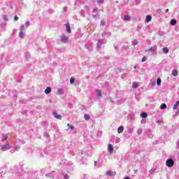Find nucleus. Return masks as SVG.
<instances>
[{
    "label": "nucleus",
    "instance_id": "nucleus-1",
    "mask_svg": "<svg viewBox=\"0 0 179 179\" xmlns=\"http://www.w3.org/2000/svg\"><path fill=\"white\" fill-rule=\"evenodd\" d=\"M107 43V40L106 39H99L98 43H96V48L97 50H100L101 48V45L106 44Z\"/></svg>",
    "mask_w": 179,
    "mask_h": 179
},
{
    "label": "nucleus",
    "instance_id": "nucleus-2",
    "mask_svg": "<svg viewBox=\"0 0 179 179\" xmlns=\"http://www.w3.org/2000/svg\"><path fill=\"white\" fill-rule=\"evenodd\" d=\"M174 165V162L173 159H169L166 161V166L169 167H172Z\"/></svg>",
    "mask_w": 179,
    "mask_h": 179
},
{
    "label": "nucleus",
    "instance_id": "nucleus-3",
    "mask_svg": "<svg viewBox=\"0 0 179 179\" xmlns=\"http://www.w3.org/2000/svg\"><path fill=\"white\" fill-rule=\"evenodd\" d=\"M61 41H62V43H66V41H68L69 40V36L65 35V34H62L61 36Z\"/></svg>",
    "mask_w": 179,
    "mask_h": 179
},
{
    "label": "nucleus",
    "instance_id": "nucleus-4",
    "mask_svg": "<svg viewBox=\"0 0 179 179\" xmlns=\"http://www.w3.org/2000/svg\"><path fill=\"white\" fill-rule=\"evenodd\" d=\"M52 115L57 120H62V116L60 115H58L56 110L52 111Z\"/></svg>",
    "mask_w": 179,
    "mask_h": 179
},
{
    "label": "nucleus",
    "instance_id": "nucleus-5",
    "mask_svg": "<svg viewBox=\"0 0 179 179\" xmlns=\"http://www.w3.org/2000/svg\"><path fill=\"white\" fill-rule=\"evenodd\" d=\"M65 26H66V33H68L69 34H71L72 33V30L71 29V25L69 24V23H67L65 24Z\"/></svg>",
    "mask_w": 179,
    "mask_h": 179
},
{
    "label": "nucleus",
    "instance_id": "nucleus-6",
    "mask_svg": "<svg viewBox=\"0 0 179 179\" xmlns=\"http://www.w3.org/2000/svg\"><path fill=\"white\" fill-rule=\"evenodd\" d=\"M10 149V147L8 144L1 145V150L3 151L8 150Z\"/></svg>",
    "mask_w": 179,
    "mask_h": 179
},
{
    "label": "nucleus",
    "instance_id": "nucleus-7",
    "mask_svg": "<svg viewBox=\"0 0 179 179\" xmlns=\"http://www.w3.org/2000/svg\"><path fill=\"white\" fill-rule=\"evenodd\" d=\"M108 150H109V153H113V146L112 145V144H108Z\"/></svg>",
    "mask_w": 179,
    "mask_h": 179
},
{
    "label": "nucleus",
    "instance_id": "nucleus-8",
    "mask_svg": "<svg viewBox=\"0 0 179 179\" xmlns=\"http://www.w3.org/2000/svg\"><path fill=\"white\" fill-rule=\"evenodd\" d=\"M156 50H157V47L152 46L149 50H146L145 52H148V51H150L151 52H155V51H156Z\"/></svg>",
    "mask_w": 179,
    "mask_h": 179
},
{
    "label": "nucleus",
    "instance_id": "nucleus-9",
    "mask_svg": "<svg viewBox=\"0 0 179 179\" xmlns=\"http://www.w3.org/2000/svg\"><path fill=\"white\" fill-rule=\"evenodd\" d=\"M122 19L125 21V22H130L131 21V17L129 15H124Z\"/></svg>",
    "mask_w": 179,
    "mask_h": 179
},
{
    "label": "nucleus",
    "instance_id": "nucleus-10",
    "mask_svg": "<svg viewBox=\"0 0 179 179\" xmlns=\"http://www.w3.org/2000/svg\"><path fill=\"white\" fill-rule=\"evenodd\" d=\"M132 87L133 89H138L139 87V83L138 82L133 83Z\"/></svg>",
    "mask_w": 179,
    "mask_h": 179
},
{
    "label": "nucleus",
    "instance_id": "nucleus-11",
    "mask_svg": "<svg viewBox=\"0 0 179 179\" xmlns=\"http://www.w3.org/2000/svg\"><path fill=\"white\" fill-rule=\"evenodd\" d=\"M96 96L99 99H101L103 96L102 92L100 90L96 91Z\"/></svg>",
    "mask_w": 179,
    "mask_h": 179
},
{
    "label": "nucleus",
    "instance_id": "nucleus-12",
    "mask_svg": "<svg viewBox=\"0 0 179 179\" xmlns=\"http://www.w3.org/2000/svg\"><path fill=\"white\" fill-rule=\"evenodd\" d=\"M152 21V16L151 15H147L146 16V18H145V22L147 23H149V22H151Z\"/></svg>",
    "mask_w": 179,
    "mask_h": 179
},
{
    "label": "nucleus",
    "instance_id": "nucleus-13",
    "mask_svg": "<svg viewBox=\"0 0 179 179\" xmlns=\"http://www.w3.org/2000/svg\"><path fill=\"white\" fill-rule=\"evenodd\" d=\"M172 75L173 76H178V70H172Z\"/></svg>",
    "mask_w": 179,
    "mask_h": 179
},
{
    "label": "nucleus",
    "instance_id": "nucleus-14",
    "mask_svg": "<svg viewBox=\"0 0 179 179\" xmlns=\"http://www.w3.org/2000/svg\"><path fill=\"white\" fill-rule=\"evenodd\" d=\"M19 37L20 38H24V31H20V33H19Z\"/></svg>",
    "mask_w": 179,
    "mask_h": 179
},
{
    "label": "nucleus",
    "instance_id": "nucleus-15",
    "mask_svg": "<svg viewBox=\"0 0 179 179\" xmlns=\"http://www.w3.org/2000/svg\"><path fill=\"white\" fill-rule=\"evenodd\" d=\"M178 105H179V101H176L175 105L173 106V110H177Z\"/></svg>",
    "mask_w": 179,
    "mask_h": 179
},
{
    "label": "nucleus",
    "instance_id": "nucleus-16",
    "mask_svg": "<svg viewBox=\"0 0 179 179\" xmlns=\"http://www.w3.org/2000/svg\"><path fill=\"white\" fill-rule=\"evenodd\" d=\"M150 86H156V81L154 80H151L150 82Z\"/></svg>",
    "mask_w": 179,
    "mask_h": 179
},
{
    "label": "nucleus",
    "instance_id": "nucleus-17",
    "mask_svg": "<svg viewBox=\"0 0 179 179\" xmlns=\"http://www.w3.org/2000/svg\"><path fill=\"white\" fill-rule=\"evenodd\" d=\"M124 131V127H120L117 129V133L119 134H122Z\"/></svg>",
    "mask_w": 179,
    "mask_h": 179
},
{
    "label": "nucleus",
    "instance_id": "nucleus-18",
    "mask_svg": "<svg viewBox=\"0 0 179 179\" xmlns=\"http://www.w3.org/2000/svg\"><path fill=\"white\" fill-rule=\"evenodd\" d=\"M157 86H160V85H162V79L160 78L157 79Z\"/></svg>",
    "mask_w": 179,
    "mask_h": 179
},
{
    "label": "nucleus",
    "instance_id": "nucleus-19",
    "mask_svg": "<svg viewBox=\"0 0 179 179\" xmlns=\"http://www.w3.org/2000/svg\"><path fill=\"white\" fill-rule=\"evenodd\" d=\"M167 108V106L166 103H162L161 106H160V109L162 110H164V109H166Z\"/></svg>",
    "mask_w": 179,
    "mask_h": 179
},
{
    "label": "nucleus",
    "instance_id": "nucleus-20",
    "mask_svg": "<svg viewBox=\"0 0 179 179\" xmlns=\"http://www.w3.org/2000/svg\"><path fill=\"white\" fill-rule=\"evenodd\" d=\"M171 24L172 26H176V24H177V20H171Z\"/></svg>",
    "mask_w": 179,
    "mask_h": 179
},
{
    "label": "nucleus",
    "instance_id": "nucleus-21",
    "mask_svg": "<svg viewBox=\"0 0 179 179\" xmlns=\"http://www.w3.org/2000/svg\"><path fill=\"white\" fill-rule=\"evenodd\" d=\"M162 51H163L164 54H169V48H164L162 49Z\"/></svg>",
    "mask_w": 179,
    "mask_h": 179
},
{
    "label": "nucleus",
    "instance_id": "nucleus-22",
    "mask_svg": "<svg viewBox=\"0 0 179 179\" xmlns=\"http://www.w3.org/2000/svg\"><path fill=\"white\" fill-rule=\"evenodd\" d=\"M20 31H24V32L26 31L24 25H21L20 27Z\"/></svg>",
    "mask_w": 179,
    "mask_h": 179
},
{
    "label": "nucleus",
    "instance_id": "nucleus-23",
    "mask_svg": "<svg viewBox=\"0 0 179 179\" xmlns=\"http://www.w3.org/2000/svg\"><path fill=\"white\" fill-rule=\"evenodd\" d=\"M141 116L142 117V118H146L148 117V115L145 113H141Z\"/></svg>",
    "mask_w": 179,
    "mask_h": 179
},
{
    "label": "nucleus",
    "instance_id": "nucleus-24",
    "mask_svg": "<svg viewBox=\"0 0 179 179\" xmlns=\"http://www.w3.org/2000/svg\"><path fill=\"white\" fill-rule=\"evenodd\" d=\"M3 20L5 22H8V15H3Z\"/></svg>",
    "mask_w": 179,
    "mask_h": 179
},
{
    "label": "nucleus",
    "instance_id": "nucleus-25",
    "mask_svg": "<svg viewBox=\"0 0 179 179\" xmlns=\"http://www.w3.org/2000/svg\"><path fill=\"white\" fill-rule=\"evenodd\" d=\"M76 3L78 5L79 3H83V0H76Z\"/></svg>",
    "mask_w": 179,
    "mask_h": 179
},
{
    "label": "nucleus",
    "instance_id": "nucleus-26",
    "mask_svg": "<svg viewBox=\"0 0 179 179\" xmlns=\"http://www.w3.org/2000/svg\"><path fill=\"white\" fill-rule=\"evenodd\" d=\"M74 83H75V78L73 77H71L70 79V83H71V85H72Z\"/></svg>",
    "mask_w": 179,
    "mask_h": 179
},
{
    "label": "nucleus",
    "instance_id": "nucleus-27",
    "mask_svg": "<svg viewBox=\"0 0 179 179\" xmlns=\"http://www.w3.org/2000/svg\"><path fill=\"white\" fill-rule=\"evenodd\" d=\"M84 118H85L86 120H90V116H89L87 114H86V115H84Z\"/></svg>",
    "mask_w": 179,
    "mask_h": 179
},
{
    "label": "nucleus",
    "instance_id": "nucleus-28",
    "mask_svg": "<svg viewBox=\"0 0 179 179\" xmlns=\"http://www.w3.org/2000/svg\"><path fill=\"white\" fill-rule=\"evenodd\" d=\"M148 60V57H143L141 59V62H145V61H147Z\"/></svg>",
    "mask_w": 179,
    "mask_h": 179
},
{
    "label": "nucleus",
    "instance_id": "nucleus-29",
    "mask_svg": "<svg viewBox=\"0 0 179 179\" xmlns=\"http://www.w3.org/2000/svg\"><path fill=\"white\" fill-rule=\"evenodd\" d=\"M25 26L26 27H29V26H30V21H27L25 22Z\"/></svg>",
    "mask_w": 179,
    "mask_h": 179
},
{
    "label": "nucleus",
    "instance_id": "nucleus-30",
    "mask_svg": "<svg viewBox=\"0 0 179 179\" xmlns=\"http://www.w3.org/2000/svg\"><path fill=\"white\" fill-rule=\"evenodd\" d=\"M8 138V136L6 135H3V141H6Z\"/></svg>",
    "mask_w": 179,
    "mask_h": 179
},
{
    "label": "nucleus",
    "instance_id": "nucleus-31",
    "mask_svg": "<svg viewBox=\"0 0 179 179\" xmlns=\"http://www.w3.org/2000/svg\"><path fill=\"white\" fill-rule=\"evenodd\" d=\"M106 174H107V176H112L113 173H112L111 171H108L106 172Z\"/></svg>",
    "mask_w": 179,
    "mask_h": 179
},
{
    "label": "nucleus",
    "instance_id": "nucleus-32",
    "mask_svg": "<svg viewBox=\"0 0 179 179\" xmlns=\"http://www.w3.org/2000/svg\"><path fill=\"white\" fill-rule=\"evenodd\" d=\"M97 3H104V0H97Z\"/></svg>",
    "mask_w": 179,
    "mask_h": 179
},
{
    "label": "nucleus",
    "instance_id": "nucleus-33",
    "mask_svg": "<svg viewBox=\"0 0 179 179\" xmlns=\"http://www.w3.org/2000/svg\"><path fill=\"white\" fill-rule=\"evenodd\" d=\"M14 20H15V22L19 20V17H17V15H15Z\"/></svg>",
    "mask_w": 179,
    "mask_h": 179
},
{
    "label": "nucleus",
    "instance_id": "nucleus-34",
    "mask_svg": "<svg viewBox=\"0 0 179 179\" xmlns=\"http://www.w3.org/2000/svg\"><path fill=\"white\" fill-rule=\"evenodd\" d=\"M50 92H51V90H45V93L46 94H50Z\"/></svg>",
    "mask_w": 179,
    "mask_h": 179
},
{
    "label": "nucleus",
    "instance_id": "nucleus-35",
    "mask_svg": "<svg viewBox=\"0 0 179 179\" xmlns=\"http://www.w3.org/2000/svg\"><path fill=\"white\" fill-rule=\"evenodd\" d=\"M63 10H64V12H67V10H68V7H66V6L64 7Z\"/></svg>",
    "mask_w": 179,
    "mask_h": 179
},
{
    "label": "nucleus",
    "instance_id": "nucleus-36",
    "mask_svg": "<svg viewBox=\"0 0 179 179\" xmlns=\"http://www.w3.org/2000/svg\"><path fill=\"white\" fill-rule=\"evenodd\" d=\"M104 35L105 36H110L111 34H110V32H104Z\"/></svg>",
    "mask_w": 179,
    "mask_h": 179
},
{
    "label": "nucleus",
    "instance_id": "nucleus-37",
    "mask_svg": "<svg viewBox=\"0 0 179 179\" xmlns=\"http://www.w3.org/2000/svg\"><path fill=\"white\" fill-rule=\"evenodd\" d=\"M101 24L102 25V26H104V24H106V21H101Z\"/></svg>",
    "mask_w": 179,
    "mask_h": 179
},
{
    "label": "nucleus",
    "instance_id": "nucleus-38",
    "mask_svg": "<svg viewBox=\"0 0 179 179\" xmlns=\"http://www.w3.org/2000/svg\"><path fill=\"white\" fill-rule=\"evenodd\" d=\"M69 129H71V130H73L74 129V126L73 125L69 126Z\"/></svg>",
    "mask_w": 179,
    "mask_h": 179
},
{
    "label": "nucleus",
    "instance_id": "nucleus-39",
    "mask_svg": "<svg viewBox=\"0 0 179 179\" xmlns=\"http://www.w3.org/2000/svg\"><path fill=\"white\" fill-rule=\"evenodd\" d=\"M157 13H162V9H158V10H157Z\"/></svg>",
    "mask_w": 179,
    "mask_h": 179
},
{
    "label": "nucleus",
    "instance_id": "nucleus-40",
    "mask_svg": "<svg viewBox=\"0 0 179 179\" xmlns=\"http://www.w3.org/2000/svg\"><path fill=\"white\" fill-rule=\"evenodd\" d=\"M64 178H65V179H69V176L68 175H65V176H64Z\"/></svg>",
    "mask_w": 179,
    "mask_h": 179
},
{
    "label": "nucleus",
    "instance_id": "nucleus-41",
    "mask_svg": "<svg viewBox=\"0 0 179 179\" xmlns=\"http://www.w3.org/2000/svg\"><path fill=\"white\" fill-rule=\"evenodd\" d=\"M45 90H51V87H48L45 89Z\"/></svg>",
    "mask_w": 179,
    "mask_h": 179
},
{
    "label": "nucleus",
    "instance_id": "nucleus-42",
    "mask_svg": "<svg viewBox=\"0 0 179 179\" xmlns=\"http://www.w3.org/2000/svg\"><path fill=\"white\" fill-rule=\"evenodd\" d=\"M136 1L137 2V3H141V0H136Z\"/></svg>",
    "mask_w": 179,
    "mask_h": 179
},
{
    "label": "nucleus",
    "instance_id": "nucleus-43",
    "mask_svg": "<svg viewBox=\"0 0 179 179\" xmlns=\"http://www.w3.org/2000/svg\"><path fill=\"white\" fill-rule=\"evenodd\" d=\"M166 13H169V8L165 10Z\"/></svg>",
    "mask_w": 179,
    "mask_h": 179
},
{
    "label": "nucleus",
    "instance_id": "nucleus-44",
    "mask_svg": "<svg viewBox=\"0 0 179 179\" xmlns=\"http://www.w3.org/2000/svg\"><path fill=\"white\" fill-rule=\"evenodd\" d=\"M67 127H71V125H70L69 124H67Z\"/></svg>",
    "mask_w": 179,
    "mask_h": 179
},
{
    "label": "nucleus",
    "instance_id": "nucleus-45",
    "mask_svg": "<svg viewBox=\"0 0 179 179\" xmlns=\"http://www.w3.org/2000/svg\"><path fill=\"white\" fill-rule=\"evenodd\" d=\"M134 69H136V66H134Z\"/></svg>",
    "mask_w": 179,
    "mask_h": 179
},
{
    "label": "nucleus",
    "instance_id": "nucleus-46",
    "mask_svg": "<svg viewBox=\"0 0 179 179\" xmlns=\"http://www.w3.org/2000/svg\"><path fill=\"white\" fill-rule=\"evenodd\" d=\"M102 37H104V34H102Z\"/></svg>",
    "mask_w": 179,
    "mask_h": 179
},
{
    "label": "nucleus",
    "instance_id": "nucleus-47",
    "mask_svg": "<svg viewBox=\"0 0 179 179\" xmlns=\"http://www.w3.org/2000/svg\"><path fill=\"white\" fill-rule=\"evenodd\" d=\"M124 179H130L129 178H124Z\"/></svg>",
    "mask_w": 179,
    "mask_h": 179
},
{
    "label": "nucleus",
    "instance_id": "nucleus-48",
    "mask_svg": "<svg viewBox=\"0 0 179 179\" xmlns=\"http://www.w3.org/2000/svg\"><path fill=\"white\" fill-rule=\"evenodd\" d=\"M97 15H94V17H96Z\"/></svg>",
    "mask_w": 179,
    "mask_h": 179
},
{
    "label": "nucleus",
    "instance_id": "nucleus-49",
    "mask_svg": "<svg viewBox=\"0 0 179 179\" xmlns=\"http://www.w3.org/2000/svg\"><path fill=\"white\" fill-rule=\"evenodd\" d=\"M96 16H99V14H96Z\"/></svg>",
    "mask_w": 179,
    "mask_h": 179
},
{
    "label": "nucleus",
    "instance_id": "nucleus-50",
    "mask_svg": "<svg viewBox=\"0 0 179 179\" xmlns=\"http://www.w3.org/2000/svg\"><path fill=\"white\" fill-rule=\"evenodd\" d=\"M137 172V171H135V173H136Z\"/></svg>",
    "mask_w": 179,
    "mask_h": 179
},
{
    "label": "nucleus",
    "instance_id": "nucleus-51",
    "mask_svg": "<svg viewBox=\"0 0 179 179\" xmlns=\"http://www.w3.org/2000/svg\"><path fill=\"white\" fill-rule=\"evenodd\" d=\"M18 82H20V80H18Z\"/></svg>",
    "mask_w": 179,
    "mask_h": 179
}]
</instances>
